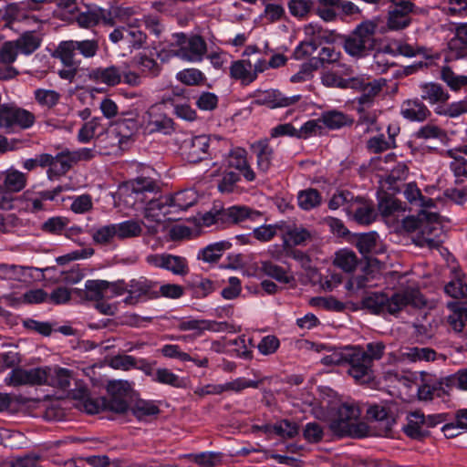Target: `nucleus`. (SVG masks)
<instances>
[{
  "instance_id": "aec40b11",
  "label": "nucleus",
  "mask_w": 467,
  "mask_h": 467,
  "mask_svg": "<svg viewBox=\"0 0 467 467\" xmlns=\"http://www.w3.org/2000/svg\"><path fill=\"white\" fill-rule=\"evenodd\" d=\"M347 210L349 214H352L353 219L362 225H368L377 218L373 203L362 198H355Z\"/></svg>"
},
{
  "instance_id": "473e14b6",
  "label": "nucleus",
  "mask_w": 467,
  "mask_h": 467,
  "mask_svg": "<svg viewBox=\"0 0 467 467\" xmlns=\"http://www.w3.org/2000/svg\"><path fill=\"white\" fill-rule=\"evenodd\" d=\"M230 76L244 85L255 80V73L253 72V65L249 59L234 61L230 67Z\"/></svg>"
},
{
  "instance_id": "338daca9",
  "label": "nucleus",
  "mask_w": 467,
  "mask_h": 467,
  "mask_svg": "<svg viewBox=\"0 0 467 467\" xmlns=\"http://www.w3.org/2000/svg\"><path fill=\"white\" fill-rule=\"evenodd\" d=\"M218 102V96L209 91H203L195 97V105L201 110L212 111L217 108Z\"/></svg>"
},
{
  "instance_id": "58836bf2",
  "label": "nucleus",
  "mask_w": 467,
  "mask_h": 467,
  "mask_svg": "<svg viewBox=\"0 0 467 467\" xmlns=\"http://www.w3.org/2000/svg\"><path fill=\"white\" fill-rule=\"evenodd\" d=\"M379 211L380 214L385 217H400L406 211L402 202L396 198L385 194L379 201Z\"/></svg>"
},
{
  "instance_id": "423d86ee",
  "label": "nucleus",
  "mask_w": 467,
  "mask_h": 467,
  "mask_svg": "<svg viewBox=\"0 0 467 467\" xmlns=\"http://www.w3.org/2000/svg\"><path fill=\"white\" fill-rule=\"evenodd\" d=\"M140 127L145 133L171 135L174 132V121L167 115L162 104L151 105L142 115Z\"/></svg>"
},
{
  "instance_id": "052dcab7",
  "label": "nucleus",
  "mask_w": 467,
  "mask_h": 467,
  "mask_svg": "<svg viewBox=\"0 0 467 467\" xmlns=\"http://www.w3.org/2000/svg\"><path fill=\"white\" fill-rule=\"evenodd\" d=\"M26 184V175L16 170L8 171L5 178V187L12 192H20Z\"/></svg>"
},
{
  "instance_id": "37998d69",
  "label": "nucleus",
  "mask_w": 467,
  "mask_h": 467,
  "mask_svg": "<svg viewBox=\"0 0 467 467\" xmlns=\"http://www.w3.org/2000/svg\"><path fill=\"white\" fill-rule=\"evenodd\" d=\"M231 247V244L226 241H221L211 244L202 249L198 254V259L207 263L217 262L223 252Z\"/></svg>"
},
{
  "instance_id": "412c9836",
  "label": "nucleus",
  "mask_w": 467,
  "mask_h": 467,
  "mask_svg": "<svg viewBox=\"0 0 467 467\" xmlns=\"http://www.w3.org/2000/svg\"><path fill=\"white\" fill-rule=\"evenodd\" d=\"M88 78L96 84H105L109 87L117 86L122 79V68L117 66L95 67L88 70Z\"/></svg>"
},
{
  "instance_id": "69168bd1",
  "label": "nucleus",
  "mask_w": 467,
  "mask_h": 467,
  "mask_svg": "<svg viewBox=\"0 0 467 467\" xmlns=\"http://www.w3.org/2000/svg\"><path fill=\"white\" fill-rule=\"evenodd\" d=\"M256 213L245 206H232L223 211V216L231 223H238Z\"/></svg>"
},
{
  "instance_id": "dca6fc26",
  "label": "nucleus",
  "mask_w": 467,
  "mask_h": 467,
  "mask_svg": "<svg viewBox=\"0 0 467 467\" xmlns=\"http://www.w3.org/2000/svg\"><path fill=\"white\" fill-rule=\"evenodd\" d=\"M341 57V52L336 49L335 47L326 46L320 49L318 57H312L311 59L317 66V68L326 65H332L334 67H338L342 75L350 76L353 73V67L342 63Z\"/></svg>"
},
{
  "instance_id": "e433bc0d",
  "label": "nucleus",
  "mask_w": 467,
  "mask_h": 467,
  "mask_svg": "<svg viewBox=\"0 0 467 467\" xmlns=\"http://www.w3.org/2000/svg\"><path fill=\"white\" fill-rule=\"evenodd\" d=\"M388 302V294L383 292H371L366 295L361 305L370 313L379 315L386 314V303Z\"/></svg>"
},
{
  "instance_id": "2eb2a0df",
  "label": "nucleus",
  "mask_w": 467,
  "mask_h": 467,
  "mask_svg": "<svg viewBox=\"0 0 467 467\" xmlns=\"http://www.w3.org/2000/svg\"><path fill=\"white\" fill-rule=\"evenodd\" d=\"M140 127V121L134 118L119 119L114 123L108 136L117 140L119 148L123 149L132 140Z\"/></svg>"
},
{
  "instance_id": "4d7b16f0",
  "label": "nucleus",
  "mask_w": 467,
  "mask_h": 467,
  "mask_svg": "<svg viewBox=\"0 0 467 467\" xmlns=\"http://www.w3.org/2000/svg\"><path fill=\"white\" fill-rule=\"evenodd\" d=\"M176 79L187 86H197L202 84L206 78L204 74L197 68H186L176 74Z\"/></svg>"
},
{
  "instance_id": "f257e3e1",
  "label": "nucleus",
  "mask_w": 467,
  "mask_h": 467,
  "mask_svg": "<svg viewBox=\"0 0 467 467\" xmlns=\"http://www.w3.org/2000/svg\"><path fill=\"white\" fill-rule=\"evenodd\" d=\"M385 348L382 342L377 341L368 343L366 348L355 346L346 350L342 358L348 365V374L356 383L368 384L375 379L374 361L383 357Z\"/></svg>"
},
{
  "instance_id": "3c124183",
  "label": "nucleus",
  "mask_w": 467,
  "mask_h": 467,
  "mask_svg": "<svg viewBox=\"0 0 467 467\" xmlns=\"http://www.w3.org/2000/svg\"><path fill=\"white\" fill-rule=\"evenodd\" d=\"M137 66L145 77L156 78L161 74V65L147 55L137 57Z\"/></svg>"
},
{
  "instance_id": "09e8293b",
  "label": "nucleus",
  "mask_w": 467,
  "mask_h": 467,
  "mask_svg": "<svg viewBox=\"0 0 467 467\" xmlns=\"http://www.w3.org/2000/svg\"><path fill=\"white\" fill-rule=\"evenodd\" d=\"M265 7L264 17L269 23H275L283 18L285 16V8L281 0H261Z\"/></svg>"
},
{
  "instance_id": "13d9d810",
  "label": "nucleus",
  "mask_w": 467,
  "mask_h": 467,
  "mask_svg": "<svg viewBox=\"0 0 467 467\" xmlns=\"http://www.w3.org/2000/svg\"><path fill=\"white\" fill-rule=\"evenodd\" d=\"M441 78L452 90H459L460 88L467 86V76L457 75L449 67H441Z\"/></svg>"
},
{
  "instance_id": "e2e57ef3",
  "label": "nucleus",
  "mask_w": 467,
  "mask_h": 467,
  "mask_svg": "<svg viewBox=\"0 0 467 467\" xmlns=\"http://www.w3.org/2000/svg\"><path fill=\"white\" fill-rule=\"evenodd\" d=\"M132 412L139 420L160 413L159 407L150 400H139L132 407Z\"/></svg>"
},
{
  "instance_id": "f03ea898",
  "label": "nucleus",
  "mask_w": 467,
  "mask_h": 467,
  "mask_svg": "<svg viewBox=\"0 0 467 467\" xmlns=\"http://www.w3.org/2000/svg\"><path fill=\"white\" fill-rule=\"evenodd\" d=\"M378 25L370 20L364 21L345 37V51L355 57H367L376 48Z\"/></svg>"
},
{
  "instance_id": "774afa93",
  "label": "nucleus",
  "mask_w": 467,
  "mask_h": 467,
  "mask_svg": "<svg viewBox=\"0 0 467 467\" xmlns=\"http://www.w3.org/2000/svg\"><path fill=\"white\" fill-rule=\"evenodd\" d=\"M223 454L221 452L206 451L194 456V462L201 467H216L221 464Z\"/></svg>"
},
{
  "instance_id": "8fccbe9b",
  "label": "nucleus",
  "mask_w": 467,
  "mask_h": 467,
  "mask_svg": "<svg viewBox=\"0 0 467 467\" xmlns=\"http://www.w3.org/2000/svg\"><path fill=\"white\" fill-rule=\"evenodd\" d=\"M261 269L266 275L275 279L283 284H289L293 280V276L289 275L286 270L282 266L274 264L271 261H264L261 264Z\"/></svg>"
},
{
  "instance_id": "7ed1b4c3",
  "label": "nucleus",
  "mask_w": 467,
  "mask_h": 467,
  "mask_svg": "<svg viewBox=\"0 0 467 467\" xmlns=\"http://www.w3.org/2000/svg\"><path fill=\"white\" fill-rule=\"evenodd\" d=\"M35 122L34 113L16 103H4L0 106V130L7 134L28 130Z\"/></svg>"
},
{
  "instance_id": "4c0bfd02",
  "label": "nucleus",
  "mask_w": 467,
  "mask_h": 467,
  "mask_svg": "<svg viewBox=\"0 0 467 467\" xmlns=\"http://www.w3.org/2000/svg\"><path fill=\"white\" fill-rule=\"evenodd\" d=\"M449 306L451 312L447 317V322L455 333H462L467 322V306L454 303Z\"/></svg>"
},
{
  "instance_id": "4be33fe9",
  "label": "nucleus",
  "mask_w": 467,
  "mask_h": 467,
  "mask_svg": "<svg viewBox=\"0 0 467 467\" xmlns=\"http://www.w3.org/2000/svg\"><path fill=\"white\" fill-rule=\"evenodd\" d=\"M171 213H173L167 195L150 201L144 212L145 218L157 223H161L166 219L177 220L174 217H167Z\"/></svg>"
},
{
  "instance_id": "20e7f679",
  "label": "nucleus",
  "mask_w": 467,
  "mask_h": 467,
  "mask_svg": "<svg viewBox=\"0 0 467 467\" xmlns=\"http://www.w3.org/2000/svg\"><path fill=\"white\" fill-rule=\"evenodd\" d=\"M359 416L360 410L357 405L348 402L342 403L337 408L329 428L334 434L340 437L357 436Z\"/></svg>"
},
{
  "instance_id": "393cba45",
  "label": "nucleus",
  "mask_w": 467,
  "mask_h": 467,
  "mask_svg": "<svg viewBox=\"0 0 467 467\" xmlns=\"http://www.w3.org/2000/svg\"><path fill=\"white\" fill-rule=\"evenodd\" d=\"M401 115L410 121H424L431 112L420 99H409L401 106Z\"/></svg>"
},
{
  "instance_id": "2f4dec72",
  "label": "nucleus",
  "mask_w": 467,
  "mask_h": 467,
  "mask_svg": "<svg viewBox=\"0 0 467 467\" xmlns=\"http://www.w3.org/2000/svg\"><path fill=\"white\" fill-rule=\"evenodd\" d=\"M437 352L431 348L410 347L400 351V359L409 362L434 361L437 358Z\"/></svg>"
},
{
  "instance_id": "49530a36",
  "label": "nucleus",
  "mask_w": 467,
  "mask_h": 467,
  "mask_svg": "<svg viewBox=\"0 0 467 467\" xmlns=\"http://www.w3.org/2000/svg\"><path fill=\"white\" fill-rule=\"evenodd\" d=\"M414 137L418 140H438L441 142H444L447 140L446 131L433 123H427L421 126L414 133Z\"/></svg>"
},
{
  "instance_id": "cd10ccee",
  "label": "nucleus",
  "mask_w": 467,
  "mask_h": 467,
  "mask_svg": "<svg viewBox=\"0 0 467 467\" xmlns=\"http://www.w3.org/2000/svg\"><path fill=\"white\" fill-rule=\"evenodd\" d=\"M172 213L186 211L198 201V194L192 189H185L177 192L173 195H167Z\"/></svg>"
},
{
  "instance_id": "b1692460",
  "label": "nucleus",
  "mask_w": 467,
  "mask_h": 467,
  "mask_svg": "<svg viewBox=\"0 0 467 467\" xmlns=\"http://www.w3.org/2000/svg\"><path fill=\"white\" fill-rule=\"evenodd\" d=\"M70 395L72 399L79 401V405L87 413L96 414L101 411L104 401L90 398L88 389L85 385L78 383L77 387L71 390Z\"/></svg>"
},
{
  "instance_id": "9b49d317",
  "label": "nucleus",
  "mask_w": 467,
  "mask_h": 467,
  "mask_svg": "<svg viewBox=\"0 0 467 467\" xmlns=\"http://www.w3.org/2000/svg\"><path fill=\"white\" fill-rule=\"evenodd\" d=\"M99 50V44L97 39L85 40H67L59 43L57 51L63 52V57L66 62L72 63V57L75 58L76 52L85 58L94 57Z\"/></svg>"
},
{
  "instance_id": "9d476101",
  "label": "nucleus",
  "mask_w": 467,
  "mask_h": 467,
  "mask_svg": "<svg viewBox=\"0 0 467 467\" xmlns=\"http://www.w3.org/2000/svg\"><path fill=\"white\" fill-rule=\"evenodd\" d=\"M128 286V296L124 299L127 305H136L139 302L158 298L157 282L146 277L131 279Z\"/></svg>"
},
{
  "instance_id": "f8f14e48",
  "label": "nucleus",
  "mask_w": 467,
  "mask_h": 467,
  "mask_svg": "<svg viewBox=\"0 0 467 467\" xmlns=\"http://www.w3.org/2000/svg\"><path fill=\"white\" fill-rule=\"evenodd\" d=\"M421 295L418 290H401L399 292L388 294V302L386 303V314L397 316L405 307L412 306L418 307L423 305Z\"/></svg>"
},
{
  "instance_id": "864d4df0",
  "label": "nucleus",
  "mask_w": 467,
  "mask_h": 467,
  "mask_svg": "<svg viewBox=\"0 0 467 467\" xmlns=\"http://www.w3.org/2000/svg\"><path fill=\"white\" fill-rule=\"evenodd\" d=\"M366 149L369 153L379 154L395 149V147L390 140H388L383 133H379L367 140Z\"/></svg>"
},
{
  "instance_id": "6e6d98bb",
  "label": "nucleus",
  "mask_w": 467,
  "mask_h": 467,
  "mask_svg": "<svg viewBox=\"0 0 467 467\" xmlns=\"http://www.w3.org/2000/svg\"><path fill=\"white\" fill-rule=\"evenodd\" d=\"M334 264L347 273L355 270L358 265V258L354 252L341 250L336 254Z\"/></svg>"
},
{
  "instance_id": "c9c22d12",
  "label": "nucleus",
  "mask_w": 467,
  "mask_h": 467,
  "mask_svg": "<svg viewBox=\"0 0 467 467\" xmlns=\"http://www.w3.org/2000/svg\"><path fill=\"white\" fill-rule=\"evenodd\" d=\"M420 88L421 90V99L431 104L444 103L449 99V94L444 90L442 86L438 83H423Z\"/></svg>"
},
{
  "instance_id": "bb28decb",
  "label": "nucleus",
  "mask_w": 467,
  "mask_h": 467,
  "mask_svg": "<svg viewBox=\"0 0 467 467\" xmlns=\"http://www.w3.org/2000/svg\"><path fill=\"white\" fill-rule=\"evenodd\" d=\"M74 164L70 150H66L58 152L54 156L52 166L47 171V178L53 180L55 177L65 175Z\"/></svg>"
},
{
  "instance_id": "ea45409f",
  "label": "nucleus",
  "mask_w": 467,
  "mask_h": 467,
  "mask_svg": "<svg viewBox=\"0 0 467 467\" xmlns=\"http://www.w3.org/2000/svg\"><path fill=\"white\" fill-rule=\"evenodd\" d=\"M311 239L310 232L302 226H289L283 236L285 248H291L292 245H303Z\"/></svg>"
},
{
  "instance_id": "4468645a",
  "label": "nucleus",
  "mask_w": 467,
  "mask_h": 467,
  "mask_svg": "<svg viewBox=\"0 0 467 467\" xmlns=\"http://www.w3.org/2000/svg\"><path fill=\"white\" fill-rule=\"evenodd\" d=\"M46 380L47 375L43 368H34L30 369L15 368L5 379V384L13 387L22 385H43Z\"/></svg>"
},
{
  "instance_id": "c756f323",
  "label": "nucleus",
  "mask_w": 467,
  "mask_h": 467,
  "mask_svg": "<svg viewBox=\"0 0 467 467\" xmlns=\"http://www.w3.org/2000/svg\"><path fill=\"white\" fill-rule=\"evenodd\" d=\"M451 387L446 386V378L441 380H436L432 383H423L418 389L420 400H431L436 398H444L449 395Z\"/></svg>"
},
{
  "instance_id": "5701e85b",
  "label": "nucleus",
  "mask_w": 467,
  "mask_h": 467,
  "mask_svg": "<svg viewBox=\"0 0 467 467\" xmlns=\"http://www.w3.org/2000/svg\"><path fill=\"white\" fill-rule=\"evenodd\" d=\"M247 152L243 148L232 150L227 157V165L239 171L246 182H254L256 174L247 161Z\"/></svg>"
},
{
  "instance_id": "7c9ffc66",
  "label": "nucleus",
  "mask_w": 467,
  "mask_h": 467,
  "mask_svg": "<svg viewBox=\"0 0 467 467\" xmlns=\"http://www.w3.org/2000/svg\"><path fill=\"white\" fill-rule=\"evenodd\" d=\"M387 80L385 78H369L366 82L365 88L361 90V95L358 98V104L359 106L370 107L375 98L382 91L386 86Z\"/></svg>"
},
{
  "instance_id": "79ce46f5",
  "label": "nucleus",
  "mask_w": 467,
  "mask_h": 467,
  "mask_svg": "<svg viewBox=\"0 0 467 467\" xmlns=\"http://www.w3.org/2000/svg\"><path fill=\"white\" fill-rule=\"evenodd\" d=\"M322 203V195L315 188L301 190L297 193V204L304 211H311Z\"/></svg>"
},
{
  "instance_id": "bf43d9fd",
  "label": "nucleus",
  "mask_w": 467,
  "mask_h": 467,
  "mask_svg": "<svg viewBox=\"0 0 467 467\" xmlns=\"http://www.w3.org/2000/svg\"><path fill=\"white\" fill-rule=\"evenodd\" d=\"M152 379L155 382L170 385L173 388H182L183 386V381L178 375L164 368H157Z\"/></svg>"
},
{
  "instance_id": "603ef678",
  "label": "nucleus",
  "mask_w": 467,
  "mask_h": 467,
  "mask_svg": "<svg viewBox=\"0 0 467 467\" xmlns=\"http://www.w3.org/2000/svg\"><path fill=\"white\" fill-rule=\"evenodd\" d=\"M34 98L41 107L52 109L59 102L61 95L53 89L37 88L34 91Z\"/></svg>"
},
{
  "instance_id": "ddd939ff",
  "label": "nucleus",
  "mask_w": 467,
  "mask_h": 467,
  "mask_svg": "<svg viewBox=\"0 0 467 467\" xmlns=\"http://www.w3.org/2000/svg\"><path fill=\"white\" fill-rule=\"evenodd\" d=\"M146 262L155 267L163 268L173 275L184 276L189 273L188 261L183 256L171 254H154L146 257Z\"/></svg>"
},
{
  "instance_id": "a878e982",
  "label": "nucleus",
  "mask_w": 467,
  "mask_h": 467,
  "mask_svg": "<svg viewBox=\"0 0 467 467\" xmlns=\"http://www.w3.org/2000/svg\"><path fill=\"white\" fill-rule=\"evenodd\" d=\"M319 121L323 126L332 130L351 126L354 122L350 116L336 109L322 112L319 117Z\"/></svg>"
},
{
  "instance_id": "f704fd0d",
  "label": "nucleus",
  "mask_w": 467,
  "mask_h": 467,
  "mask_svg": "<svg viewBox=\"0 0 467 467\" xmlns=\"http://www.w3.org/2000/svg\"><path fill=\"white\" fill-rule=\"evenodd\" d=\"M19 53L29 56L34 53L41 45L42 38L35 31L23 33L18 38L14 40Z\"/></svg>"
},
{
  "instance_id": "39448f33",
  "label": "nucleus",
  "mask_w": 467,
  "mask_h": 467,
  "mask_svg": "<svg viewBox=\"0 0 467 467\" xmlns=\"http://www.w3.org/2000/svg\"><path fill=\"white\" fill-rule=\"evenodd\" d=\"M173 37L177 47L172 51L175 57L192 63L201 62L203 59L207 52V45L201 36H188L184 33H177L173 35Z\"/></svg>"
},
{
  "instance_id": "5fc2aeb1",
  "label": "nucleus",
  "mask_w": 467,
  "mask_h": 467,
  "mask_svg": "<svg viewBox=\"0 0 467 467\" xmlns=\"http://www.w3.org/2000/svg\"><path fill=\"white\" fill-rule=\"evenodd\" d=\"M117 237L119 239H127L140 236L142 232L141 225L134 220H128L115 224Z\"/></svg>"
},
{
  "instance_id": "6e6552de",
  "label": "nucleus",
  "mask_w": 467,
  "mask_h": 467,
  "mask_svg": "<svg viewBox=\"0 0 467 467\" xmlns=\"http://www.w3.org/2000/svg\"><path fill=\"white\" fill-rule=\"evenodd\" d=\"M75 21L81 28L89 29L100 24L112 26L114 18L111 13L96 5H85L76 10Z\"/></svg>"
},
{
  "instance_id": "0eeeda50",
  "label": "nucleus",
  "mask_w": 467,
  "mask_h": 467,
  "mask_svg": "<svg viewBox=\"0 0 467 467\" xmlns=\"http://www.w3.org/2000/svg\"><path fill=\"white\" fill-rule=\"evenodd\" d=\"M449 420L446 413L430 414L425 416L421 411L415 410L407 416V424L403 427L404 433L412 439L424 437L423 426L434 428L442 422Z\"/></svg>"
},
{
  "instance_id": "0e129e2a",
  "label": "nucleus",
  "mask_w": 467,
  "mask_h": 467,
  "mask_svg": "<svg viewBox=\"0 0 467 467\" xmlns=\"http://www.w3.org/2000/svg\"><path fill=\"white\" fill-rule=\"evenodd\" d=\"M378 238L376 232L360 234L357 239L356 246L362 254L367 255L376 250Z\"/></svg>"
},
{
  "instance_id": "de8ad7c7",
  "label": "nucleus",
  "mask_w": 467,
  "mask_h": 467,
  "mask_svg": "<svg viewBox=\"0 0 467 467\" xmlns=\"http://www.w3.org/2000/svg\"><path fill=\"white\" fill-rule=\"evenodd\" d=\"M105 285V280H88L85 283V298L96 302L107 299Z\"/></svg>"
},
{
  "instance_id": "a18cd8bd",
  "label": "nucleus",
  "mask_w": 467,
  "mask_h": 467,
  "mask_svg": "<svg viewBox=\"0 0 467 467\" xmlns=\"http://www.w3.org/2000/svg\"><path fill=\"white\" fill-rule=\"evenodd\" d=\"M461 272H453L451 279L444 287L445 293L453 298H463L467 296V285L462 279Z\"/></svg>"
},
{
  "instance_id": "72a5a7b5",
  "label": "nucleus",
  "mask_w": 467,
  "mask_h": 467,
  "mask_svg": "<svg viewBox=\"0 0 467 467\" xmlns=\"http://www.w3.org/2000/svg\"><path fill=\"white\" fill-rule=\"evenodd\" d=\"M456 35L457 37L449 42L450 58L467 57V23L458 26Z\"/></svg>"
},
{
  "instance_id": "c85d7f7f",
  "label": "nucleus",
  "mask_w": 467,
  "mask_h": 467,
  "mask_svg": "<svg viewBox=\"0 0 467 467\" xmlns=\"http://www.w3.org/2000/svg\"><path fill=\"white\" fill-rule=\"evenodd\" d=\"M47 380L43 385H49L62 390H67L70 386L71 371L64 368H44Z\"/></svg>"
},
{
  "instance_id": "1a4fd4ad",
  "label": "nucleus",
  "mask_w": 467,
  "mask_h": 467,
  "mask_svg": "<svg viewBox=\"0 0 467 467\" xmlns=\"http://www.w3.org/2000/svg\"><path fill=\"white\" fill-rule=\"evenodd\" d=\"M251 150L256 158V168L260 173L266 174L272 169L281 166V159L270 145L268 139H261L251 144Z\"/></svg>"
},
{
  "instance_id": "680f3d73",
  "label": "nucleus",
  "mask_w": 467,
  "mask_h": 467,
  "mask_svg": "<svg viewBox=\"0 0 467 467\" xmlns=\"http://www.w3.org/2000/svg\"><path fill=\"white\" fill-rule=\"evenodd\" d=\"M290 14L298 18L306 17L315 8L314 0H290L288 2Z\"/></svg>"
},
{
  "instance_id": "f3484780",
  "label": "nucleus",
  "mask_w": 467,
  "mask_h": 467,
  "mask_svg": "<svg viewBox=\"0 0 467 467\" xmlns=\"http://www.w3.org/2000/svg\"><path fill=\"white\" fill-rule=\"evenodd\" d=\"M300 99V95L288 97L278 89H268L258 92L255 96V102L259 105H265L270 109H276L292 106L297 103Z\"/></svg>"
},
{
  "instance_id": "a211bd4d",
  "label": "nucleus",
  "mask_w": 467,
  "mask_h": 467,
  "mask_svg": "<svg viewBox=\"0 0 467 467\" xmlns=\"http://www.w3.org/2000/svg\"><path fill=\"white\" fill-rule=\"evenodd\" d=\"M210 137L199 135L184 143V155L189 162L197 163L209 157Z\"/></svg>"
},
{
  "instance_id": "6ab92c4d",
  "label": "nucleus",
  "mask_w": 467,
  "mask_h": 467,
  "mask_svg": "<svg viewBox=\"0 0 467 467\" xmlns=\"http://www.w3.org/2000/svg\"><path fill=\"white\" fill-rule=\"evenodd\" d=\"M445 155L453 159L450 169L455 177V185L461 186L463 183L462 178L467 176V145L447 150Z\"/></svg>"
},
{
  "instance_id": "c03bdc74",
  "label": "nucleus",
  "mask_w": 467,
  "mask_h": 467,
  "mask_svg": "<svg viewBox=\"0 0 467 467\" xmlns=\"http://www.w3.org/2000/svg\"><path fill=\"white\" fill-rule=\"evenodd\" d=\"M306 33L311 36L317 47L323 43L332 44L337 38V34L334 31L323 29L321 26L313 23L306 26Z\"/></svg>"
},
{
  "instance_id": "a19ab883",
  "label": "nucleus",
  "mask_w": 467,
  "mask_h": 467,
  "mask_svg": "<svg viewBox=\"0 0 467 467\" xmlns=\"http://www.w3.org/2000/svg\"><path fill=\"white\" fill-rule=\"evenodd\" d=\"M368 418L380 422L385 429L389 430L395 422L389 408L384 404H374L367 410Z\"/></svg>"
}]
</instances>
